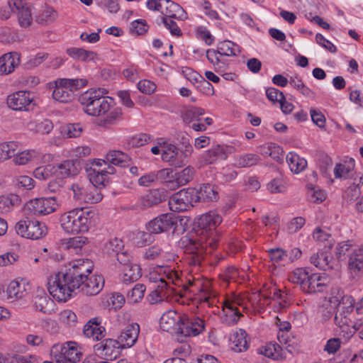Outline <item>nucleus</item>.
<instances>
[{"instance_id": "nucleus-52", "label": "nucleus", "mask_w": 363, "mask_h": 363, "mask_svg": "<svg viewBox=\"0 0 363 363\" xmlns=\"http://www.w3.org/2000/svg\"><path fill=\"white\" fill-rule=\"evenodd\" d=\"M62 245L67 250H74L77 252L80 250L86 242L87 238L86 237L77 236L62 241Z\"/></svg>"}, {"instance_id": "nucleus-58", "label": "nucleus", "mask_w": 363, "mask_h": 363, "mask_svg": "<svg viewBox=\"0 0 363 363\" xmlns=\"http://www.w3.org/2000/svg\"><path fill=\"white\" fill-rule=\"evenodd\" d=\"M18 200V198L16 195L1 198L0 213H6L11 211Z\"/></svg>"}, {"instance_id": "nucleus-31", "label": "nucleus", "mask_w": 363, "mask_h": 363, "mask_svg": "<svg viewBox=\"0 0 363 363\" xmlns=\"http://www.w3.org/2000/svg\"><path fill=\"white\" fill-rule=\"evenodd\" d=\"M206 57L213 65L215 72L221 74L224 72L228 66V60L223 58L216 52V50L208 49L206 50Z\"/></svg>"}, {"instance_id": "nucleus-56", "label": "nucleus", "mask_w": 363, "mask_h": 363, "mask_svg": "<svg viewBox=\"0 0 363 363\" xmlns=\"http://www.w3.org/2000/svg\"><path fill=\"white\" fill-rule=\"evenodd\" d=\"M122 110L120 108H115L110 111L106 117L101 121L100 125L109 126L121 118Z\"/></svg>"}, {"instance_id": "nucleus-2", "label": "nucleus", "mask_w": 363, "mask_h": 363, "mask_svg": "<svg viewBox=\"0 0 363 363\" xmlns=\"http://www.w3.org/2000/svg\"><path fill=\"white\" fill-rule=\"evenodd\" d=\"M221 222V216L215 212L201 215L196 222V233L181 239V246L190 264L200 265L206 255L217 247L220 235L216 229Z\"/></svg>"}, {"instance_id": "nucleus-24", "label": "nucleus", "mask_w": 363, "mask_h": 363, "mask_svg": "<svg viewBox=\"0 0 363 363\" xmlns=\"http://www.w3.org/2000/svg\"><path fill=\"white\" fill-rule=\"evenodd\" d=\"M164 191L160 189H152L143 195L140 199V205L143 208H152L157 206L165 200Z\"/></svg>"}, {"instance_id": "nucleus-5", "label": "nucleus", "mask_w": 363, "mask_h": 363, "mask_svg": "<svg viewBox=\"0 0 363 363\" xmlns=\"http://www.w3.org/2000/svg\"><path fill=\"white\" fill-rule=\"evenodd\" d=\"M106 94L104 89H89L79 96V101L86 114L100 116L111 110L113 99L105 96Z\"/></svg>"}, {"instance_id": "nucleus-59", "label": "nucleus", "mask_w": 363, "mask_h": 363, "mask_svg": "<svg viewBox=\"0 0 363 363\" xmlns=\"http://www.w3.org/2000/svg\"><path fill=\"white\" fill-rule=\"evenodd\" d=\"M155 175L157 176V180H160L162 182L169 183L172 184L171 187H173V182L175 179V174L170 168H164L159 170Z\"/></svg>"}, {"instance_id": "nucleus-17", "label": "nucleus", "mask_w": 363, "mask_h": 363, "mask_svg": "<svg viewBox=\"0 0 363 363\" xmlns=\"http://www.w3.org/2000/svg\"><path fill=\"white\" fill-rule=\"evenodd\" d=\"M32 94L26 91H18L9 95L7 104L15 111H26L32 103Z\"/></svg>"}, {"instance_id": "nucleus-38", "label": "nucleus", "mask_w": 363, "mask_h": 363, "mask_svg": "<svg viewBox=\"0 0 363 363\" xmlns=\"http://www.w3.org/2000/svg\"><path fill=\"white\" fill-rule=\"evenodd\" d=\"M142 275L141 268L137 264H132L123 269V282L129 284L137 281Z\"/></svg>"}, {"instance_id": "nucleus-25", "label": "nucleus", "mask_w": 363, "mask_h": 363, "mask_svg": "<svg viewBox=\"0 0 363 363\" xmlns=\"http://www.w3.org/2000/svg\"><path fill=\"white\" fill-rule=\"evenodd\" d=\"M164 8L162 14L167 18H177L184 20L186 18V13L183 8L172 0L164 1Z\"/></svg>"}, {"instance_id": "nucleus-41", "label": "nucleus", "mask_w": 363, "mask_h": 363, "mask_svg": "<svg viewBox=\"0 0 363 363\" xmlns=\"http://www.w3.org/2000/svg\"><path fill=\"white\" fill-rule=\"evenodd\" d=\"M169 288V283L163 277L160 278L159 284L150 294L152 303L162 301L167 296L165 290Z\"/></svg>"}, {"instance_id": "nucleus-20", "label": "nucleus", "mask_w": 363, "mask_h": 363, "mask_svg": "<svg viewBox=\"0 0 363 363\" xmlns=\"http://www.w3.org/2000/svg\"><path fill=\"white\" fill-rule=\"evenodd\" d=\"M122 347L118 340L106 339L94 345V350L99 355L104 356L107 359H116Z\"/></svg>"}, {"instance_id": "nucleus-54", "label": "nucleus", "mask_w": 363, "mask_h": 363, "mask_svg": "<svg viewBox=\"0 0 363 363\" xmlns=\"http://www.w3.org/2000/svg\"><path fill=\"white\" fill-rule=\"evenodd\" d=\"M123 248V243L121 239L117 238L111 239L108 242H107L104 247V250L108 255H116L118 253H121V250Z\"/></svg>"}, {"instance_id": "nucleus-50", "label": "nucleus", "mask_w": 363, "mask_h": 363, "mask_svg": "<svg viewBox=\"0 0 363 363\" xmlns=\"http://www.w3.org/2000/svg\"><path fill=\"white\" fill-rule=\"evenodd\" d=\"M56 172V167L52 164H47L37 167L33 172V176L40 180H46Z\"/></svg>"}, {"instance_id": "nucleus-30", "label": "nucleus", "mask_w": 363, "mask_h": 363, "mask_svg": "<svg viewBox=\"0 0 363 363\" xmlns=\"http://www.w3.org/2000/svg\"><path fill=\"white\" fill-rule=\"evenodd\" d=\"M106 160H99L96 164L101 167L102 164H106L107 162L114 165L125 166L128 160V156L124 152L118 150H112L108 152L106 155Z\"/></svg>"}, {"instance_id": "nucleus-60", "label": "nucleus", "mask_w": 363, "mask_h": 363, "mask_svg": "<svg viewBox=\"0 0 363 363\" xmlns=\"http://www.w3.org/2000/svg\"><path fill=\"white\" fill-rule=\"evenodd\" d=\"M196 77H199V84L196 85V89L206 95H213L214 89L210 82L206 80L201 75H196Z\"/></svg>"}, {"instance_id": "nucleus-16", "label": "nucleus", "mask_w": 363, "mask_h": 363, "mask_svg": "<svg viewBox=\"0 0 363 363\" xmlns=\"http://www.w3.org/2000/svg\"><path fill=\"white\" fill-rule=\"evenodd\" d=\"M177 225V220L172 213H164L150 220L145 225L146 230L153 234L169 230Z\"/></svg>"}, {"instance_id": "nucleus-40", "label": "nucleus", "mask_w": 363, "mask_h": 363, "mask_svg": "<svg viewBox=\"0 0 363 363\" xmlns=\"http://www.w3.org/2000/svg\"><path fill=\"white\" fill-rule=\"evenodd\" d=\"M247 348L248 342L245 331L240 330L234 333L232 340V349L236 352H241L247 350Z\"/></svg>"}, {"instance_id": "nucleus-53", "label": "nucleus", "mask_w": 363, "mask_h": 363, "mask_svg": "<svg viewBox=\"0 0 363 363\" xmlns=\"http://www.w3.org/2000/svg\"><path fill=\"white\" fill-rule=\"evenodd\" d=\"M57 16V12L53 9L46 8L36 16V21L40 24H48L52 23Z\"/></svg>"}, {"instance_id": "nucleus-21", "label": "nucleus", "mask_w": 363, "mask_h": 363, "mask_svg": "<svg viewBox=\"0 0 363 363\" xmlns=\"http://www.w3.org/2000/svg\"><path fill=\"white\" fill-rule=\"evenodd\" d=\"M101 319L97 317L89 320L84 326L83 333L84 335L96 341L104 337L106 330L101 325Z\"/></svg>"}, {"instance_id": "nucleus-62", "label": "nucleus", "mask_w": 363, "mask_h": 363, "mask_svg": "<svg viewBox=\"0 0 363 363\" xmlns=\"http://www.w3.org/2000/svg\"><path fill=\"white\" fill-rule=\"evenodd\" d=\"M65 134L68 138L79 137L83 131L81 123H69L65 127Z\"/></svg>"}, {"instance_id": "nucleus-6", "label": "nucleus", "mask_w": 363, "mask_h": 363, "mask_svg": "<svg viewBox=\"0 0 363 363\" xmlns=\"http://www.w3.org/2000/svg\"><path fill=\"white\" fill-rule=\"evenodd\" d=\"M161 271L165 274L166 278L169 281H171L172 284L180 286L182 285L184 289L188 290L189 286H196V289L199 290L196 299L199 303H206L208 306H213L216 301V293L212 291L209 288V284H202L201 281H194L189 280L188 285L183 284L182 280L179 277L177 272L172 270L169 267H165L161 269Z\"/></svg>"}, {"instance_id": "nucleus-18", "label": "nucleus", "mask_w": 363, "mask_h": 363, "mask_svg": "<svg viewBox=\"0 0 363 363\" xmlns=\"http://www.w3.org/2000/svg\"><path fill=\"white\" fill-rule=\"evenodd\" d=\"M192 193L194 191L188 192L183 189L172 195L169 200L170 210L174 212L187 211L192 206Z\"/></svg>"}, {"instance_id": "nucleus-47", "label": "nucleus", "mask_w": 363, "mask_h": 363, "mask_svg": "<svg viewBox=\"0 0 363 363\" xmlns=\"http://www.w3.org/2000/svg\"><path fill=\"white\" fill-rule=\"evenodd\" d=\"M16 142L11 141L0 144V160H6L14 156L18 149Z\"/></svg>"}, {"instance_id": "nucleus-44", "label": "nucleus", "mask_w": 363, "mask_h": 363, "mask_svg": "<svg viewBox=\"0 0 363 363\" xmlns=\"http://www.w3.org/2000/svg\"><path fill=\"white\" fill-rule=\"evenodd\" d=\"M260 353L273 359H282V348L277 343L269 342L263 346Z\"/></svg>"}, {"instance_id": "nucleus-29", "label": "nucleus", "mask_w": 363, "mask_h": 363, "mask_svg": "<svg viewBox=\"0 0 363 363\" xmlns=\"http://www.w3.org/2000/svg\"><path fill=\"white\" fill-rule=\"evenodd\" d=\"M79 162L77 160H67L55 166L56 172L63 178L74 176L79 172Z\"/></svg>"}, {"instance_id": "nucleus-12", "label": "nucleus", "mask_w": 363, "mask_h": 363, "mask_svg": "<svg viewBox=\"0 0 363 363\" xmlns=\"http://www.w3.org/2000/svg\"><path fill=\"white\" fill-rule=\"evenodd\" d=\"M57 363H76L80 359V352L78 351L76 343L73 342L65 344H55L51 350Z\"/></svg>"}, {"instance_id": "nucleus-3", "label": "nucleus", "mask_w": 363, "mask_h": 363, "mask_svg": "<svg viewBox=\"0 0 363 363\" xmlns=\"http://www.w3.org/2000/svg\"><path fill=\"white\" fill-rule=\"evenodd\" d=\"M329 302L337 308L334 317L335 324L344 333V336H352L354 330L352 328V320L350 315L354 310V299L352 296L345 294L344 291L339 289H333Z\"/></svg>"}, {"instance_id": "nucleus-35", "label": "nucleus", "mask_w": 363, "mask_h": 363, "mask_svg": "<svg viewBox=\"0 0 363 363\" xmlns=\"http://www.w3.org/2000/svg\"><path fill=\"white\" fill-rule=\"evenodd\" d=\"M331 259L330 253L328 252L320 251L313 255L310 257L311 263L315 266L320 269L326 270L333 267L330 264Z\"/></svg>"}, {"instance_id": "nucleus-64", "label": "nucleus", "mask_w": 363, "mask_h": 363, "mask_svg": "<svg viewBox=\"0 0 363 363\" xmlns=\"http://www.w3.org/2000/svg\"><path fill=\"white\" fill-rule=\"evenodd\" d=\"M16 185L23 189H31L35 186V181L26 175L18 176L15 179Z\"/></svg>"}, {"instance_id": "nucleus-34", "label": "nucleus", "mask_w": 363, "mask_h": 363, "mask_svg": "<svg viewBox=\"0 0 363 363\" xmlns=\"http://www.w3.org/2000/svg\"><path fill=\"white\" fill-rule=\"evenodd\" d=\"M286 159L291 171L295 174L303 171L307 167L306 160L295 152L288 153Z\"/></svg>"}, {"instance_id": "nucleus-46", "label": "nucleus", "mask_w": 363, "mask_h": 363, "mask_svg": "<svg viewBox=\"0 0 363 363\" xmlns=\"http://www.w3.org/2000/svg\"><path fill=\"white\" fill-rule=\"evenodd\" d=\"M349 268L353 273L363 272V253L357 250L352 251L349 259Z\"/></svg>"}, {"instance_id": "nucleus-23", "label": "nucleus", "mask_w": 363, "mask_h": 363, "mask_svg": "<svg viewBox=\"0 0 363 363\" xmlns=\"http://www.w3.org/2000/svg\"><path fill=\"white\" fill-rule=\"evenodd\" d=\"M21 62V55L13 52L4 54L0 57V72L2 74L11 73Z\"/></svg>"}, {"instance_id": "nucleus-27", "label": "nucleus", "mask_w": 363, "mask_h": 363, "mask_svg": "<svg viewBox=\"0 0 363 363\" xmlns=\"http://www.w3.org/2000/svg\"><path fill=\"white\" fill-rule=\"evenodd\" d=\"M326 278L318 274H311L303 291L308 294L322 292L325 288Z\"/></svg>"}, {"instance_id": "nucleus-28", "label": "nucleus", "mask_w": 363, "mask_h": 363, "mask_svg": "<svg viewBox=\"0 0 363 363\" xmlns=\"http://www.w3.org/2000/svg\"><path fill=\"white\" fill-rule=\"evenodd\" d=\"M66 53L73 60L84 62H94L97 58V54L95 52L81 48H67Z\"/></svg>"}, {"instance_id": "nucleus-49", "label": "nucleus", "mask_w": 363, "mask_h": 363, "mask_svg": "<svg viewBox=\"0 0 363 363\" xmlns=\"http://www.w3.org/2000/svg\"><path fill=\"white\" fill-rule=\"evenodd\" d=\"M145 286L142 284H137L128 291L127 300L130 303H136L141 301L144 296Z\"/></svg>"}, {"instance_id": "nucleus-36", "label": "nucleus", "mask_w": 363, "mask_h": 363, "mask_svg": "<svg viewBox=\"0 0 363 363\" xmlns=\"http://www.w3.org/2000/svg\"><path fill=\"white\" fill-rule=\"evenodd\" d=\"M354 168V161L350 160L348 162L343 163H338L335 165L334 169V174L335 178L348 179L353 176Z\"/></svg>"}, {"instance_id": "nucleus-39", "label": "nucleus", "mask_w": 363, "mask_h": 363, "mask_svg": "<svg viewBox=\"0 0 363 363\" xmlns=\"http://www.w3.org/2000/svg\"><path fill=\"white\" fill-rule=\"evenodd\" d=\"M194 172V169L189 166L182 171L175 173V179L173 182V188H179V186L188 184L193 179Z\"/></svg>"}, {"instance_id": "nucleus-33", "label": "nucleus", "mask_w": 363, "mask_h": 363, "mask_svg": "<svg viewBox=\"0 0 363 363\" xmlns=\"http://www.w3.org/2000/svg\"><path fill=\"white\" fill-rule=\"evenodd\" d=\"M259 161L260 157L256 154H242L234 157L233 165L238 168H247L256 165Z\"/></svg>"}, {"instance_id": "nucleus-13", "label": "nucleus", "mask_w": 363, "mask_h": 363, "mask_svg": "<svg viewBox=\"0 0 363 363\" xmlns=\"http://www.w3.org/2000/svg\"><path fill=\"white\" fill-rule=\"evenodd\" d=\"M177 333L178 340L183 342V337L196 336L204 330V320L199 317H183Z\"/></svg>"}, {"instance_id": "nucleus-1", "label": "nucleus", "mask_w": 363, "mask_h": 363, "mask_svg": "<svg viewBox=\"0 0 363 363\" xmlns=\"http://www.w3.org/2000/svg\"><path fill=\"white\" fill-rule=\"evenodd\" d=\"M92 270L93 263L89 259L70 262L65 269L49 277L50 294L60 302L69 299L75 289L86 296L97 295L104 286V279L101 275H91Z\"/></svg>"}, {"instance_id": "nucleus-43", "label": "nucleus", "mask_w": 363, "mask_h": 363, "mask_svg": "<svg viewBox=\"0 0 363 363\" xmlns=\"http://www.w3.org/2000/svg\"><path fill=\"white\" fill-rule=\"evenodd\" d=\"M309 276V272L306 269L298 268L289 276V280L291 283L299 285L303 291V286L306 284Z\"/></svg>"}, {"instance_id": "nucleus-9", "label": "nucleus", "mask_w": 363, "mask_h": 363, "mask_svg": "<svg viewBox=\"0 0 363 363\" xmlns=\"http://www.w3.org/2000/svg\"><path fill=\"white\" fill-rule=\"evenodd\" d=\"M15 230L18 235L31 240L40 239L47 233V228L43 223L28 218L18 221Z\"/></svg>"}, {"instance_id": "nucleus-55", "label": "nucleus", "mask_w": 363, "mask_h": 363, "mask_svg": "<svg viewBox=\"0 0 363 363\" xmlns=\"http://www.w3.org/2000/svg\"><path fill=\"white\" fill-rule=\"evenodd\" d=\"M235 44L229 40H225L218 44L216 52L220 56H236L234 49Z\"/></svg>"}, {"instance_id": "nucleus-57", "label": "nucleus", "mask_w": 363, "mask_h": 363, "mask_svg": "<svg viewBox=\"0 0 363 363\" xmlns=\"http://www.w3.org/2000/svg\"><path fill=\"white\" fill-rule=\"evenodd\" d=\"M35 156V152L33 150L23 151L21 152H16L13 157V161L16 164L24 165L30 161Z\"/></svg>"}, {"instance_id": "nucleus-37", "label": "nucleus", "mask_w": 363, "mask_h": 363, "mask_svg": "<svg viewBox=\"0 0 363 363\" xmlns=\"http://www.w3.org/2000/svg\"><path fill=\"white\" fill-rule=\"evenodd\" d=\"M53 301L46 294L36 296L34 298V308L43 313L50 314L53 311Z\"/></svg>"}, {"instance_id": "nucleus-22", "label": "nucleus", "mask_w": 363, "mask_h": 363, "mask_svg": "<svg viewBox=\"0 0 363 363\" xmlns=\"http://www.w3.org/2000/svg\"><path fill=\"white\" fill-rule=\"evenodd\" d=\"M140 333V326L137 323L127 325L118 337V342L122 347H130L137 341Z\"/></svg>"}, {"instance_id": "nucleus-42", "label": "nucleus", "mask_w": 363, "mask_h": 363, "mask_svg": "<svg viewBox=\"0 0 363 363\" xmlns=\"http://www.w3.org/2000/svg\"><path fill=\"white\" fill-rule=\"evenodd\" d=\"M226 157L224 148L220 145H216L206 152L203 160L208 164H213L218 160H225Z\"/></svg>"}, {"instance_id": "nucleus-61", "label": "nucleus", "mask_w": 363, "mask_h": 363, "mask_svg": "<svg viewBox=\"0 0 363 363\" xmlns=\"http://www.w3.org/2000/svg\"><path fill=\"white\" fill-rule=\"evenodd\" d=\"M267 188L272 194L285 191V182L281 177H276L267 184Z\"/></svg>"}, {"instance_id": "nucleus-8", "label": "nucleus", "mask_w": 363, "mask_h": 363, "mask_svg": "<svg viewBox=\"0 0 363 363\" xmlns=\"http://www.w3.org/2000/svg\"><path fill=\"white\" fill-rule=\"evenodd\" d=\"M69 189L73 193V199L79 203H97L103 199L101 191L90 184L75 182Z\"/></svg>"}, {"instance_id": "nucleus-15", "label": "nucleus", "mask_w": 363, "mask_h": 363, "mask_svg": "<svg viewBox=\"0 0 363 363\" xmlns=\"http://www.w3.org/2000/svg\"><path fill=\"white\" fill-rule=\"evenodd\" d=\"M9 4L16 15L18 23L22 28H28L33 22L32 6L24 0H9Z\"/></svg>"}, {"instance_id": "nucleus-45", "label": "nucleus", "mask_w": 363, "mask_h": 363, "mask_svg": "<svg viewBox=\"0 0 363 363\" xmlns=\"http://www.w3.org/2000/svg\"><path fill=\"white\" fill-rule=\"evenodd\" d=\"M204 109L196 106H191L183 110L181 113V117L185 123H190L193 121H200L199 117L203 115Z\"/></svg>"}, {"instance_id": "nucleus-10", "label": "nucleus", "mask_w": 363, "mask_h": 363, "mask_svg": "<svg viewBox=\"0 0 363 363\" xmlns=\"http://www.w3.org/2000/svg\"><path fill=\"white\" fill-rule=\"evenodd\" d=\"M160 146H162V160L175 167H181L184 165L188 155L191 152V146H186L184 152L179 150L175 145L167 141H162Z\"/></svg>"}, {"instance_id": "nucleus-63", "label": "nucleus", "mask_w": 363, "mask_h": 363, "mask_svg": "<svg viewBox=\"0 0 363 363\" xmlns=\"http://www.w3.org/2000/svg\"><path fill=\"white\" fill-rule=\"evenodd\" d=\"M269 257L270 260L274 262H286L288 253L281 248L271 249L269 250Z\"/></svg>"}, {"instance_id": "nucleus-32", "label": "nucleus", "mask_w": 363, "mask_h": 363, "mask_svg": "<svg viewBox=\"0 0 363 363\" xmlns=\"http://www.w3.org/2000/svg\"><path fill=\"white\" fill-rule=\"evenodd\" d=\"M7 299L13 302L23 298L26 294L24 284L13 280L10 282L6 289Z\"/></svg>"}, {"instance_id": "nucleus-48", "label": "nucleus", "mask_w": 363, "mask_h": 363, "mask_svg": "<svg viewBox=\"0 0 363 363\" xmlns=\"http://www.w3.org/2000/svg\"><path fill=\"white\" fill-rule=\"evenodd\" d=\"M89 184L99 189V186H104L107 181V176L103 170L93 169L89 174Z\"/></svg>"}, {"instance_id": "nucleus-11", "label": "nucleus", "mask_w": 363, "mask_h": 363, "mask_svg": "<svg viewBox=\"0 0 363 363\" xmlns=\"http://www.w3.org/2000/svg\"><path fill=\"white\" fill-rule=\"evenodd\" d=\"M240 307L242 308V309L245 308L242 306V299L240 297L234 296L233 297L226 298L222 303L223 323L228 325H235L239 321L240 317L242 316Z\"/></svg>"}, {"instance_id": "nucleus-14", "label": "nucleus", "mask_w": 363, "mask_h": 363, "mask_svg": "<svg viewBox=\"0 0 363 363\" xmlns=\"http://www.w3.org/2000/svg\"><path fill=\"white\" fill-rule=\"evenodd\" d=\"M58 204L55 197L37 198L27 204V210L35 216L48 215L55 211Z\"/></svg>"}, {"instance_id": "nucleus-19", "label": "nucleus", "mask_w": 363, "mask_h": 363, "mask_svg": "<svg viewBox=\"0 0 363 363\" xmlns=\"http://www.w3.org/2000/svg\"><path fill=\"white\" fill-rule=\"evenodd\" d=\"M181 320H182L181 315L178 314L175 311H168L160 318V328L164 331L177 335V333L180 329Z\"/></svg>"}, {"instance_id": "nucleus-51", "label": "nucleus", "mask_w": 363, "mask_h": 363, "mask_svg": "<svg viewBox=\"0 0 363 363\" xmlns=\"http://www.w3.org/2000/svg\"><path fill=\"white\" fill-rule=\"evenodd\" d=\"M49 54L47 52H38L35 55L30 57L23 65L26 69H33L40 65L45 60L48 59Z\"/></svg>"}, {"instance_id": "nucleus-7", "label": "nucleus", "mask_w": 363, "mask_h": 363, "mask_svg": "<svg viewBox=\"0 0 363 363\" xmlns=\"http://www.w3.org/2000/svg\"><path fill=\"white\" fill-rule=\"evenodd\" d=\"M86 83L84 79H58L55 81L52 97L61 103L70 102L74 98V91L85 86Z\"/></svg>"}, {"instance_id": "nucleus-4", "label": "nucleus", "mask_w": 363, "mask_h": 363, "mask_svg": "<svg viewBox=\"0 0 363 363\" xmlns=\"http://www.w3.org/2000/svg\"><path fill=\"white\" fill-rule=\"evenodd\" d=\"M94 216V211L75 208L61 215L60 226L68 234L84 233L91 228Z\"/></svg>"}, {"instance_id": "nucleus-26", "label": "nucleus", "mask_w": 363, "mask_h": 363, "mask_svg": "<svg viewBox=\"0 0 363 363\" xmlns=\"http://www.w3.org/2000/svg\"><path fill=\"white\" fill-rule=\"evenodd\" d=\"M195 196L197 201H215L218 199V193L213 185L203 184L195 191Z\"/></svg>"}]
</instances>
